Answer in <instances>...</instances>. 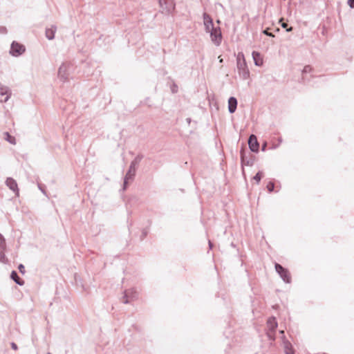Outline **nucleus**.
I'll return each instance as SVG.
<instances>
[{
  "label": "nucleus",
  "mask_w": 354,
  "mask_h": 354,
  "mask_svg": "<svg viewBox=\"0 0 354 354\" xmlns=\"http://www.w3.org/2000/svg\"><path fill=\"white\" fill-rule=\"evenodd\" d=\"M203 21L206 30L210 32L212 41L216 45H218L222 39L220 28L218 26H214L212 19L206 13L203 15Z\"/></svg>",
  "instance_id": "f257e3e1"
},
{
  "label": "nucleus",
  "mask_w": 354,
  "mask_h": 354,
  "mask_svg": "<svg viewBox=\"0 0 354 354\" xmlns=\"http://www.w3.org/2000/svg\"><path fill=\"white\" fill-rule=\"evenodd\" d=\"M25 51V47L19 43L13 41L11 45L10 53L14 56H18Z\"/></svg>",
  "instance_id": "f03ea898"
},
{
  "label": "nucleus",
  "mask_w": 354,
  "mask_h": 354,
  "mask_svg": "<svg viewBox=\"0 0 354 354\" xmlns=\"http://www.w3.org/2000/svg\"><path fill=\"white\" fill-rule=\"evenodd\" d=\"M275 269L286 282L289 283L290 281L291 277L287 270L278 263L275 265Z\"/></svg>",
  "instance_id": "7ed1b4c3"
},
{
  "label": "nucleus",
  "mask_w": 354,
  "mask_h": 354,
  "mask_svg": "<svg viewBox=\"0 0 354 354\" xmlns=\"http://www.w3.org/2000/svg\"><path fill=\"white\" fill-rule=\"evenodd\" d=\"M248 145L250 149L254 152L258 151L259 150V142L257 141V138L254 135H251L249 138Z\"/></svg>",
  "instance_id": "20e7f679"
},
{
  "label": "nucleus",
  "mask_w": 354,
  "mask_h": 354,
  "mask_svg": "<svg viewBox=\"0 0 354 354\" xmlns=\"http://www.w3.org/2000/svg\"><path fill=\"white\" fill-rule=\"evenodd\" d=\"M237 106V100L235 97H231L228 100V110L230 113H234Z\"/></svg>",
  "instance_id": "39448f33"
},
{
  "label": "nucleus",
  "mask_w": 354,
  "mask_h": 354,
  "mask_svg": "<svg viewBox=\"0 0 354 354\" xmlns=\"http://www.w3.org/2000/svg\"><path fill=\"white\" fill-rule=\"evenodd\" d=\"M6 185L12 189L13 192H16L18 194V187L17 184L15 180L12 178H8L6 180Z\"/></svg>",
  "instance_id": "423d86ee"
},
{
  "label": "nucleus",
  "mask_w": 354,
  "mask_h": 354,
  "mask_svg": "<svg viewBox=\"0 0 354 354\" xmlns=\"http://www.w3.org/2000/svg\"><path fill=\"white\" fill-rule=\"evenodd\" d=\"M252 57L254 59V61L255 62V64L257 66H261L263 64V58L260 53L257 52H253L252 53Z\"/></svg>",
  "instance_id": "0eeeda50"
},
{
  "label": "nucleus",
  "mask_w": 354,
  "mask_h": 354,
  "mask_svg": "<svg viewBox=\"0 0 354 354\" xmlns=\"http://www.w3.org/2000/svg\"><path fill=\"white\" fill-rule=\"evenodd\" d=\"M283 346L286 354H295L294 348L290 342H284Z\"/></svg>",
  "instance_id": "6e6552de"
},
{
  "label": "nucleus",
  "mask_w": 354,
  "mask_h": 354,
  "mask_svg": "<svg viewBox=\"0 0 354 354\" xmlns=\"http://www.w3.org/2000/svg\"><path fill=\"white\" fill-rule=\"evenodd\" d=\"M0 93L1 97L0 98L1 102H6L9 98L8 91L6 88H1Z\"/></svg>",
  "instance_id": "1a4fd4ad"
},
{
  "label": "nucleus",
  "mask_w": 354,
  "mask_h": 354,
  "mask_svg": "<svg viewBox=\"0 0 354 354\" xmlns=\"http://www.w3.org/2000/svg\"><path fill=\"white\" fill-rule=\"evenodd\" d=\"M267 324H268V327L271 330H274L276 329V328L277 327V321H276L275 318H274V317L270 318L268 320Z\"/></svg>",
  "instance_id": "9d476101"
},
{
  "label": "nucleus",
  "mask_w": 354,
  "mask_h": 354,
  "mask_svg": "<svg viewBox=\"0 0 354 354\" xmlns=\"http://www.w3.org/2000/svg\"><path fill=\"white\" fill-rule=\"evenodd\" d=\"M55 28H48L46 30V35L48 39H52L55 36Z\"/></svg>",
  "instance_id": "9b49d317"
},
{
  "label": "nucleus",
  "mask_w": 354,
  "mask_h": 354,
  "mask_svg": "<svg viewBox=\"0 0 354 354\" xmlns=\"http://www.w3.org/2000/svg\"><path fill=\"white\" fill-rule=\"evenodd\" d=\"M11 278L18 284L22 285L23 281H20V278L19 277L17 273L15 271H12L11 273Z\"/></svg>",
  "instance_id": "f8f14e48"
},
{
  "label": "nucleus",
  "mask_w": 354,
  "mask_h": 354,
  "mask_svg": "<svg viewBox=\"0 0 354 354\" xmlns=\"http://www.w3.org/2000/svg\"><path fill=\"white\" fill-rule=\"evenodd\" d=\"M5 138L7 141H8L11 144H15V137L10 136L8 132L4 133Z\"/></svg>",
  "instance_id": "ddd939ff"
},
{
  "label": "nucleus",
  "mask_w": 354,
  "mask_h": 354,
  "mask_svg": "<svg viewBox=\"0 0 354 354\" xmlns=\"http://www.w3.org/2000/svg\"><path fill=\"white\" fill-rule=\"evenodd\" d=\"M130 293L136 294V291H134L133 290H129L126 291L125 292L124 300V302L125 304L129 303L130 301V300L128 299L129 294H130Z\"/></svg>",
  "instance_id": "4468645a"
},
{
  "label": "nucleus",
  "mask_w": 354,
  "mask_h": 354,
  "mask_svg": "<svg viewBox=\"0 0 354 354\" xmlns=\"http://www.w3.org/2000/svg\"><path fill=\"white\" fill-rule=\"evenodd\" d=\"M266 188L270 193L273 192L274 188V183L272 181L268 182Z\"/></svg>",
  "instance_id": "2eb2a0df"
},
{
  "label": "nucleus",
  "mask_w": 354,
  "mask_h": 354,
  "mask_svg": "<svg viewBox=\"0 0 354 354\" xmlns=\"http://www.w3.org/2000/svg\"><path fill=\"white\" fill-rule=\"evenodd\" d=\"M263 176L262 172L259 171L258 172L253 178V179L257 182V183H259Z\"/></svg>",
  "instance_id": "dca6fc26"
},
{
  "label": "nucleus",
  "mask_w": 354,
  "mask_h": 354,
  "mask_svg": "<svg viewBox=\"0 0 354 354\" xmlns=\"http://www.w3.org/2000/svg\"><path fill=\"white\" fill-rule=\"evenodd\" d=\"M5 247V241L3 236L0 234V249L3 250Z\"/></svg>",
  "instance_id": "f3484780"
},
{
  "label": "nucleus",
  "mask_w": 354,
  "mask_h": 354,
  "mask_svg": "<svg viewBox=\"0 0 354 354\" xmlns=\"http://www.w3.org/2000/svg\"><path fill=\"white\" fill-rule=\"evenodd\" d=\"M311 71H312V68L310 66H306L304 68L303 73H310Z\"/></svg>",
  "instance_id": "a211bd4d"
},
{
  "label": "nucleus",
  "mask_w": 354,
  "mask_h": 354,
  "mask_svg": "<svg viewBox=\"0 0 354 354\" xmlns=\"http://www.w3.org/2000/svg\"><path fill=\"white\" fill-rule=\"evenodd\" d=\"M18 268H19L20 272H21L22 274H24L25 272V268L22 264H20Z\"/></svg>",
  "instance_id": "6ab92c4d"
},
{
  "label": "nucleus",
  "mask_w": 354,
  "mask_h": 354,
  "mask_svg": "<svg viewBox=\"0 0 354 354\" xmlns=\"http://www.w3.org/2000/svg\"><path fill=\"white\" fill-rule=\"evenodd\" d=\"M348 3L351 8H354V0H348Z\"/></svg>",
  "instance_id": "aec40b11"
},
{
  "label": "nucleus",
  "mask_w": 354,
  "mask_h": 354,
  "mask_svg": "<svg viewBox=\"0 0 354 354\" xmlns=\"http://www.w3.org/2000/svg\"><path fill=\"white\" fill-rule=\"evenodd\" d=\"M281 26L283 28H286L288 26V24L286 23H282Z\"/></svg>",
  "instance_id": "412c9836"
},
{
  "label": "nucleus",
  "mask_w": 354,
  "mask_h": 354,
  "mask_svg": "<svg viewBox=\"0 0 354 354\" xmlns=\"http://www.w3.org/2000/svg\"><path fill=\"white\" fill-rule=\"evenodd\" d=\"M128 175H129V174H127V176H126V178H125L124 184H126V183H127V180H128V178H129Z\"/></svg>",
  "instance_id": "4be33fe9"
},
{
  "label": "nucleus",
  "mask_w": 354,
  "mask_h": 354,
  "mask_svg": "<svg viewBox=\"0 0 354 354\" xmlns=\"http://www.w3.org/2000/svg\"><path fill=\"white\" fill-rule=\"evenodd\" d=\"M12 346L14 349H17V346L15 344H12Z\"/></svg>",
  "instance_id": "5701e85b"
},
{
  "label": "nucleus",
  "mask_w": 354,
  "mask_h": 354,
  "mask_svg": "<svg viewBox=\"0 0 354 354\" xmlns=\"http://www.w3.org/2000/svg\"><path fill=\"white\" fill-rule=\"evenodd\" d=\"M264 33L268 35H271V34L268 33V30H265Z\"/></svg>",
  "instance_id": "b1692460"
},
{
  "label": "nucleus",
  "mask_w": 354,
  "mask_h": 354,
  "mask_svg": "<svg viewBox=\"0 0 354 354\" xmlns=\"http://www.w3.org/2000/svg\"><path fill=\"white\" fill-rule=\"evenodd\" d=\"M287 30H288V31H290V30H292V28H287Z\"/></svg>",
  "instance_id": "393cba45"
},
{
  "label": "nucleus",
  "mask_w": 354,
  "mask_h": 354,
  "mask_svg": "<svg viewBox=\"0 0 354 354\" xmlns=\"http://www.w3.org/2000/svg\"><path fill=\"white\" fill-rule=\"evenodd\" d=\"M162 0H160V3L162 4Z\"/></svg>",
  "instance_id": "a878e982"
},
{
  "label": "nucleus",
  "mask_w": 354,
  "mask_h": 354,
  "mask_svg": "<svg viewBox=\"0 0 354 354\" xmlns=\"http://www.w3.org/2000/svg\"><path fill=\"white\" fill-rule=\"evenodd\" d=\"M48 354H50V353H48Z\"/></svg>",
  "instance_id": "bb28decb"
}]
</instances>
